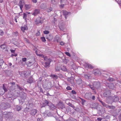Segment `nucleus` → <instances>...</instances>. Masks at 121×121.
<instances>
[{
  "label": "nucleus",
  "mask_w": 121,
  "mask_h": 121,
  "mask_svg": "<svg viewBox=\"0 0 121 121\" xmlns=\"http://www.w3.org/2000/svg\"><path fill=\"white\" fill-rule=\"evenodd\" d=\"M4 32L2 31H0V35H2L3 34Z\"/></svg>",
  "instance_id": "obj_39"
},
{
  "label": "nucleus",
  "mask_w": 121,
  "mask_h": 121,
  "mask_svg": "<svg viewBox=\"0 0 121 121\" xmlns=\"http://www.w3.org/2000/svg\"><path fill=\"white\" fill-rule=\"evenodd\" d=\"M100 101L102 103V104L103 103V101Z\"/></svg>",
  "instance_id": "obj_54"
},
{
  "label": "nucleus",
  "mask_w": 121,
  "mask_h": 121,
  "mask_svg": "<svg viewBox=\"0 0 121 121\" xmlns=\"http://www.w3.org/2000/svg\"><path fill=\"white\" fill-rule=\"evenodd\" d=\"M3 1V0H0V2L2 3Z\"/></svg>",
  "instance_id": "obj_52"
},
{
  "label": "nucleus",
  "mask_w": 121,
  "mask_h": 121,
  "mask_svg": "<svg viewBox=\"0 0 121 121\" xmlns=\"http://www.w3.org/2000/svg\"><path fill=\"white\" fill-rule=\"evenodd\" d=\"M39 12V9H36L35 10L34 13L32 14V15H35L38 14Z\"/></svg>",
  "instance_id": "obj_7"
},
{
  "label": "nucleus",
  "mask_w": 121,
  "mask_h": 121,
  "mask_svg": "<svg viewBox=\"0 0 121 121\" xmlns=\"http://www.w3.org/2000/svg\"><path fill=\"white\" fill-rule=\"evenodd\" d=\"M95 96L94 95H93L92 96V99L93 100H95Z\"/></svg>",
  "instance_id": "obj_44"
},
{
  "label": "nucleus",
  "mask_w": 121,
  "mask_h": 121,
  "mask_svg": "<svg viewBox=\"0 0 121 121\" xmlns=\"http://www.w3.org/2000/svg\"><path fill=\"white\" fill-rule=\"evenodd\" d=\"M60 44L61 45H63L64 44V42H60Z\"/></svg>",
  "instance_id": "obj_43"
},
{
  "label": "nucleus",
  "mask_w": 121,
  "mask_h": 121,
  "mask_svg": "<svg viewBox=\"0 0 121 121\" xmlns=\"http://www.w3.org/2000/svg\"><path fill=\"white\" fill-rule=\"evenodd\" d=\"M56 70L57 71H59L60 70V68L59 67H57L56 68Z\"/></svg>",
  "instance_id": "obj_35"
},
{
  "label": "nucleus",
  "mask_w": 121,
  "mask_h": 121,
  "mask_svg": "<svg viewBox=\"0 0 121 121\" xmlns=\"http://www.w3.org/2000/svg\"><path fill=\"white\" fill-rule=\"evenodd\" d=\"M66 89L68 90H71L72 89V88L70 86H68L67 87Z\"/></svg>",
  "instance_id": "obj_25"
},
{
  "label": "nucleus",
  "mask_w": 121,
  "mask_h": 121,
  "mask_svg": "<svg viewBox=\"0 0 121 121\" xmlns=\"http://www.w3.org/2000/svg\"><path fill=\"white\" fill-rule=\"evenodd\" d=\"M42 79H43V77H40L39 78V81H41L42 80Z\"/></svg>",
  "instance_id": "obj_40"
},
{
  "label": "nucleus",
  "mask_w": 121,
  "mask_h": 121,
  "mask_svg": "<svg viewBox=\"0 0 121 121\" xmlns=\"http://www.w3.org/2000/svg\"><path fill=\"white\" fill-rule=\"evenodd\" d=\"M110 88H111V89H113V88H111V87H110Z\"/></svg>",
  "instance_id": "obj_57"
},
{
  "label": "nucleus",
  "mask_w": 121,
  "mask_h": 121,
  "mask_svg": "<svg viewBox=\"0 0 121 121\" xmlns=\"http://www.w3.org/2000/svg\"><path fill=\"white\" fill-rule=\"evenodd\" d=\"M114 99L113 100L114 102H116L119 101V98L117 96H115L113 97Z\"/></svg>",
  "instance_id": "obj_8"
},
{
  "label": "nucleus",
  "mask_w": 121,
  "mask_h": 121,
  "mask_svg": "<svg viewBox=\"0 0 121 121\" xmlns=\"http://www.w3.org/2000/svg\"><path fill=\"white\" fill-rule=\"evenodd\" d=\"M44 101L45 103V105H48V104L49 103L48 101L47 100H45Z\"/></svg>",
  "instance_id": "obj_23"
},
{
  "label": "nucleus",
  "mask_w": 121,
  "mask_h": 121,
  "mask_svg": "<svg viewBox=\"0 0 121 121\" xmlns=\"http://www.w3.org/2000/svg\"><path fill=\"white\" fill-rule=\"evenodd\" d=\"M5 45L4 44L0 46V47L1 48L4 49L5 48Z\"/></svg>",
  "instance_id": "obj_22"
},
{
  "label": "nucleus",
  "mask_w": 121,
  "mask_h": 121,
  "mask_svg": "<svg viewBox=\"0 0 121 121\" xmlns=\"http://www.w3.org/2000/svg\"><path fill=\"white\" fill-rule=\"evenodd\" d=\"M12 87V86H11L10 87V88H11V87Z\"/></svg>",
  "instance_id": "obj_60"
},
{
  "label": "nucleus",
  "mask_w": 121,
  "mask_h": 121,
  "mask_svg": "<svg viewBox=\"0 0 121 121\" xmlns=\"http://www.w3.org/2000/svg\"><path fill=\"white\" fill-rule=\"evenodd\" d=\"M110 85L111 86H113V84H110Z\"/></svg>",
  "instance_id": "obj_56"
},
{
  "label": "nucleus",
  "mask_w": 121,
  "mask_h": 121,
  "mask_svg": "<svg viewBox=\"0 0 121 121\" xmlns=\"http://www.w3.org/2000/svg\"><path fill=\"white\" fill-rule=\"evenodd\" d=\"M16 108L18 111H19L21 110V107L18 106H16Z\"/></svg>",
  "instance_id": "obj_20"
},
{
  "label": "nucleus",
  "mask_w": 121,
  "mask_h": 121,
  "mask_svg": "<svg viewBox=\"0 0 121 121\" xmlns=\"http://www.w3.org/2000/svg\"><path fill=\"white\" fill-rule=\"evenodd\" d=\"M46 61L45 62L44 66L46 67H49L50 66V64L51 61V60L50 59H48L46 60H45Z\"/></svg>",
  "instance_id": "obj_2"
},
{
  "label": "nucleus",
  "mask_w": 121,
  "mask_h": 121,
  "mask_svg": "<svg viewBox=\"0 0 121 121\" xmlns=\"http://www.w3.org/2000/svg\"><path fill=\"white\" fill-rule=\"evenodd\" d=\"M10 51H11V52L12 53H14L15 52V50H13V49H11L10 50Z\"/></svg>",
  "instance_id": "obj_45"
},
{
  "label": "nucleus",
  "mask_w": 121,
  "mask_h": 121,
  "mask_svg": "<svg viewBox=\"0 0 121 121\" xmlns=\"http://www.w3.org/2000/svg\"><path fill=\"white\" fill-rule=\"evenodd\" d=\"M41 39L42 40V41L43 42H45L46 41L45 38L44 37H41Z\"/></svg>",
  "instance_id": "obj_19"
},
{
  "label": "nucleus",
  "mask_w": 121,
  "mask_h": 121,
  "mask_svg": "<svg viewBox=\"0 0 121 121\" xmlns=\"http://www.w3.org/2000/svg\"><path fill=\"white\" fill-rule=\"evenodd\" d=\"M15 19V22H17V18L15 17V19Z\"/></svg>",
  "instance_id": "obj_50"
},
{
  "label": "nucleus",
  "mask_w": 121,
  "mask_h": 121,
  "mask_svg": "<svg viewBox=\"0 0 121 121\" xmlns=\"http://www.w3.org/2000/svg\"><path fill=\"white\" fill-rule=\"evenodd\" d=\"M32 2L34 3H36L37 2V0H32Z\"/></svg>",
  "instance_id": "obj_42"
},
{
  "label": "nucleus",
  "mask_w": 121,
  "mask_h": 121,
  "mask_svg": "<svg viewBox=\"0 0 121 121\" xmlns=\"http://www.w3.org/2000/svg\"><path fill=\"white\" fill-rule=\"evenodd\" d=\"M21 29L23 32H24L25 30L28 29V28L26 27H22L21 28Z\"/></svg>",
  "instance_id": "obj_10"
},
{
  "label": "nucleus",
  "mask_w": 121,
  "mask_h": 121,
  "mask_svg": "<svg viewBox=\"0 0 121 121\" xmlns=\"http://www.w3.org/2000/svg\"><path fill=\"white\" fill-rule=\"evenodd\" d=\"M13 85H14L15 84V83L14 82H13L12 83H11Z\"/></svg>",
  "instance_id": "obj_49"
},
{
  "label": "nucleus",
  "mask_w": 121,
  "mask_h": 121,
  "mask_svg": "<svg viewBox=\"0 0 121 121\" xmlns=\"http://www.w3.org/2000/svg\"><path fill=\"white\" fill-rule=\"evenodd\" d=\"M102 104L104 106H106V104L105 103H104L103 102Z\"/></svg>",
  "instance_id": "obj_46"
},
{
  "label": "nucleus",
  "mask_w": 121,
  "mask_h": 121,
  "mask_svg": "<svg viewBox=\"0 0 121 121\" xmlns=\"http://www.w3.org/2000/svg\"><path fill=\"white\" fill-rule=\"evenodd\" d=\"M18 88L21 90H22V88L19 86H18Z\"/></svg>",
  "instance_id": "obj_47"
},
{
  "label": "nucleus",
  "mask_w": 121,
  "mask_h": 121,
  "mask_svg": "<svg viewBox=\"0 0 121 121\" xmlns=\"http://www.w3.org/2000/svg\"><path fill=\"white\" fill-rule=\"evenodd\" d=\"M94 84H98L99 85V86L100 85V83L99 82H95L94 83Z\"/></svg>",
  "instance_id": "obj_41"
},
{
  "label": "nucleus",
  "mask_w": 121,
  "mask_h": 121,
  "mask_svg": "<svg viewBox=\"0 0 121 121\" xmlns=\"http://www.w3.org/2000/svg\"><path fill=\"white\" fill-rule=\"evenodd\" d=\"M19 5L21 4H24V3L23 1L22 0H20V2H19Z\"/></svg>",
  "instance_id": "obj_29"
},
{
  "label": "nucleus",
  "mask_w": 121,
  "mask_h": 121,
  "mask_svg": "<svg viewBox=\"0 0 121 121\" xmlns=\"http://www.w3.org/2000/svg\"><path fill=\"white\" fill-rule=\"evenodd\" d=\"M12 65V64L11 63H9V65L10 66H11Z\"/></svg>",
  "instance_id": "obj_51"
},
{
  "label": "nucleus",
  "mask_w": 121,
  "mask_h": 121,
  "mask_svg": "<svg viewBox=\"0 0 121 121\" xmlns=\"http://www.w3.org/2000/svg\"><path fill=\"white\" fill-rule=\"evenodd\" d=\"M100 73V71L98 70H96L95 71V72H94V74L95 75H96L97 74H98Z\"/></svg>",
  "instance_id": "obj_14"
},
{
  "label": "nucleus",
  "mask_w": 121,
  "mask_h": 121,
  "mask_svg": "<svg viewBox=\"0 0 121 121\" xmlns=\"http://www.w3.org/2000/svg\"><path fill=\"white\" fill-rule=\"evenodd\" d=\"M40 35V32L38 31L36 34V36H38L39 35Z\"/></svg>",
  "instance_id": "obj_34"
},
{
  "label": "nucleus",
  "mask_w": 121,
  "mask_h": 121,
  "mask_svg": "<svg viewBox=\"0 0 121 121\" xmlns=\"http://www.w3.org/2000/svg\"><path fill=\"white\" fill-rule=\"evenodd\" d=\"M52 8H51L49 9H47V11L48 12H51L52 10Z\"/></svg>",
  "instance_id": "obj_24"
},
{
  "label": "nucleus",
  "mask_w": 121,
  "mask_h": 121,
  "mask_svg": "<svg viewBox=\"0 0 121 121\" xmlns=\"http://www.w3.org/2000/svg\"><path fill=\"white\" fill-rule=\"evenodd\" d=\"M55 39V40H56L57 42H59V39H60V37L58 36V35H56Z\"/></svg>",
  "instance_id": "obj_12"
},
{
  "label": "nucleus",
  "mask_w": 121,
  "mask_h": 121,
  "mask_svg": "<svg viewBox=\"0 0 121 121\" xmlns=\"http://www.w3.org/2000/svg\"><path fill=\"white\" fill-rule=\"evenodd\" d=\"M26 9V10H28L30 8L31 6L30 5H25Z\"/></svg>",
  "instance_id": "obj_11"
},
{
  "label": "nucleus",
  "mask_w": 121,
  "mask_h": 121,
  "mask_svg": "<svg viewBox=\"0 0 121 121\" xmlns=\"http://www.w3.org/2000/svg\"><path fill=\"white\" fill-rule=\"evenodd\" d=\"M108 80L109 81H112L114 80V79L112 78H109Z\"/></svg>",
  "instance_id": "obj_31"
},
{
  "label": "nucleus",
  "mask_w": 121,
  "mask_h": 121,
  "mask_svg": "<svg viewBox=\"0 0 121 121\" xmlns=\"http://www.w3.org/2000/svg\"><path fill=\"white\" fill-rule=\"evenodd\" d=\"M37 112V110L36 109H33L30 111V114L32 116L35 115Z\"/></svg>",
  "instance_id": "obj_3"
},
{
  "label": "nucleus",
  "mask_w": 121,
  "mask_h": 121,
  "mask_svg": "<svg viewBox=\"0 0 121 121\" xmlns=\"http://www.w3.org/2000/svg\"><path fill=\"white\" fill-rule=\"evenodd\" d=\"M67 104L69 106L73 108H75V107L74 106V105L72 104H71L70 103H68Z\"/></svg>",
  "instance_id": "obj_18"
},
{
  "label": "nucleus",
  "mask_w": 121,
  "mask_h": 121,
  "mask_svg": "<svg viewBox=\"0 0 121 121\" xmlns=\"http://www.w3.org/2000/svg\"><path fill=\"white\" fill-rule=\"evenodd\" d=\"M27 42H28V40H27Z\"/></svg>",
  "instance_id": "obj_59"
},
{
  "label": "nucleus",
  "mask_w": 121,
  "mask_h": 121,
  "mask_svg": "<svg viewBox=\"0 0 121 121\" xmlns=\"http://www.w3.org/2000/svg\"><path fill=\"white\" fill-rule=\"evenodd\" d=\"M72 92L73 94H76V92L75 91L73 90L72 91Z\"/></svg>",
  "instance_id": "obj_36"
},
{
  "label": "nucleus",
  "mask_w": 121,
  "mask_h": 121,
  "mask_svg": "<svg viewBox=\"0 0 121 121\" xmlns=\"http://www.w3.org/2000/svg\"><path fill=\"white\" fill-rule=\"evenodd\" d=\"M66 1V0H60V3H63L64 4Z\"/></svg>",
  "instance_id": "obj_30"
},
{
  "label": "nucleus",
  "mask_w": 121,
  "mask_h": 121,
  "mask_svg": "<svg viewBox=\"0 0 121 121\" xmlns=\"http://www.w3.org/2000/svg\"><path fill=\"white\" fill-rule=\"evenodd\" d=\"M26 13L28 14L30 13L29 12H26Z\"/></svg>",
  "instance_id": "obj_53"
},
{
  "label": "nucleus",
  "mask_w": 121,
  "mask_h": 121,
  "mask_svg": "<svg viewBox=\"0 0 121 121\" xmlns=\"http://www.w3.org/2000/svg\"><path fill=\"white\" fill-rule=\"evenodd\" d=\"M23 5L22 4L19 5L20 8L21 9H22L23 8Z\"/></svg>",
  "instance_id": "obj_37"
},
{
  "label": "nucleus",
  "mask_w": 121,
  "mask_h": 121,
  "mask_svg": "<svg viewBox=\"0 0 121 121\" xmlns=\"http://www.w3.org/2000/svg\"><path fill=\"white\" fill-rule=\"evenodd\" d=\"M22 61L23 62H25L26 61V58H23L22 59Z\"/></svg>",
  "instance_id": "obj_32"
},
{
  "label": "nucleus",
  "mask_w": 121,
  "mask_h": 121,
  "mask_svg": "<svg viewBox=\"0 0 121 121\" xmlns=\"http://www.w3.org/2000/svg\"><path fill=\"white\" fill-rule=\"evenodd\" d=\"M81 99L82 102V104L83 105L84 104V103L85 102V100L83 99H82L81 98Z\"/></svg>",
  "instance_id": "obj_33"
},
{
  "label": "nucleus",
  "mask_w": 121,
  "mask_h": 121,
  "mask_svg": "<svg viewBox=\"0 0 121 121\" xmlns=\"http://www.w3.org/2000/svg\"><path fill=\"white\" fill-rule=\"evenodd\" d=\"M52 38V36H51L50 35H48L46 37V39H47L49 40H51Z\"/></svg>",
  "instance_id": "obj_13"
},
{
  "label": "nucleus",
  "mask_w": 121,
  "mask_h": 121,
  "mask_svg": "<svg viewBox=\"0 0 121 121\" xmlns=\"http://www.w3.org/2000/svg\"><path fill=\"white\" fill-rule=\"evenodd\" d=\"M13 34L15 36H17L18 35V33L16 31L15 32H14Z\"/></svg>",
  "instance_id": "obj_27"
},
{
  "label": "nucleus",
  "mask_w": 121,
  "mask_h": 121,
  "mask_svg": "<svg viewBox=\"0 0 121 121\" xmlns=\"http://www.w3.org/2000/svg\"><path fill=\"white\" fill-rule=\"evenodd\" d=\"M89 86L91 89L92 90H94L95 88L96 87V86L94 85H93V86H91V85H90Z\"/></svg>",
  "instance_id": "obj_16"
},
{
  "label": "nucleus",
  "mask_w": 121,
  "mask_h": 121,
  "mask_svg": "<svg viewBox=\"0 0 121 121\" xmlns=\"http://www.w3.org/2000/svg\"><path fill=\"white\" fill-rule=\"evenodd\" d=\"M63 14L65 16V19H66L67 17L66 16L67 15L69 14V13L66 11H63Z\"/></svg>",
  "instance_id": "obj_9"
},
{
  "label": "nucleus",
  "mask_w": 121,
  "mask_h": 121,
  "mask_svg": "<svg viewBox=\"0 0 121 121\" xmlns=\"http://www.w3.org/2000/svg\"><path fill=\"white\" fill-rule=\"evenodd\" d=\"M59 0H52V3L53 4L56 3L58 2Z\"/></svg>",
  "instance_id": "obj_15"
},
{
  "label": "nucleus",
  "mask_w": 121,
  "mask_h": 121,
  "mask_svg": "<svg viewBox=\"0 0 121 121\" xmlns=\"http://www.w3.org/2000/svg\"><path fill=\"white\" fill-rule=\"evenodd\" d=\"M84 77L85 78L87 79H89V77L87 76V75H85L84 76Z\"/></svg>",
  "instance_id": "obj_38"
},
{
  "label": "nucleus",
  "mask_w": 121,
  "mask_h": 121,
  "mask_svg": "<svg viewBox=\"0 0 121 121\" xmlns=\"http://www.w3.org/2000/svg\"><path fill=\"white\" fill-rule=\"evenodd\" d=\"M61 69L64 71H67V69L65 66H62L61 67Z\"/></svg>",
  "instance_id": "obj_6"
},
{
  "label": "nucleus",
  "mask_w": 121,
  "mask_h": 121,
  "mask_svg": "<svg viewBox=\"0 0 121 121\" xmlns=\"http://www.w3.org/2000/svg\"><path fill=\"white\" fill-rule=\"evenodd\" d=\"M45 18L43 17H38L35 20V24L37 25L39 24H42Z\"/></svg>",
  "instance_id": "obj_1"
},
{
  "label": "nucleus",
  "mask_w": 121,
  "mask_h": 121,
  "mask_svg": "<svg viewBox=\"0 0 121 121\" xmlns=\"http://www.w3.org/2000/svg\"><path fill=\"white\" fill-rule=\"evenodd\" d=\"M53 76L54 77H55V78H57V76L56 75H53Z\"/></svg>",
  "instance_id": "obj_48"
},
{
  "label": "nucleus",
  "mask_w": 121,
  "mask_h": 121,
  "mask_svg": "<svg viewBox=\"0 0 121 121\" xmlns=\"http://www.w3.org/2000/svg\"><path fill=\"white\" fill-rule=\"evenodd\" d=\"M36 54L37 56L41 57L42 58H43L44 60H46L47 59V57L46 56H45L43 54H38L37 53V51L36 52Z\"/></svg>",
  "instance_id": "obj_5"
},
{
  "label": "nucleus",
  "mask_w": 121,
  "mask_h": 121,
  "mask_svg": "<svg viewBox=\"0 0 121 121\" xmlns=\"http://www.w3.org/2000/svg\"><path fill=\"white\" fill-rule=\"evenodd\" d=\"M63 4V6H64V4Z\"/></svg>",
  "instance_id": "obj_58"
},
{
  "label": "nucleus",
  "mask_w": 121,
  "mask_h": 121,
  "mask_svg": "<svg viewBox=\"0 0 121 121\" xmlns=\"http://www.w3.org/2000/svg\"><path fill=\"white\" fill-rule=\"evenodd\" d=\"M65 54L67 55V56H71V55L70 54V53L69 52H65Z\"/></svg>",
  "instance_id": "obj_28"
},
{
  "label": "nucleus",
  "mask_w": 121,
  "mask_h": 121,
  "mask_svg": "<svg viewBox=\"0 0 121 121\" xmlns=\"http://www.w3.org/2000/svg\"><path fill=\"white\" fill-rule=\"evenodd\" d=\"M13 56H17V55H13Z\"/></svg>",
  "instance_id": "obj_55"
},
{
  "label": "nucleus",
  "mask_w": 121,
  "mask_h": 121,
  "mask_svg": "<svg viewBox=\"0 0 121 121\" xmlns=\"http://www.w3.org/2000/svg\"><path fill=\"white\" fill-rule=\"evenodd\" d=\"M27 15L25 13H24L23 14V18L26 19V18Z\"/></svg>",
  "instance_id": "obj_21"
},
{
  "label": "nucleus",
  "mask_w": 121,
  "mask_h": 121,
  "mask_svg": "<svg viewBox=\"0 0 121 121\" xmlns=\"http://www.w3.org/2000/svg\"><path fill=\"white\" fill-rule=\"evenodd\" d=\"M86 67H87L88 68H90V69L92 68H93V66L92 65H91L90 64H87V65H86Z\"/></svg>",
  "instance_id": "obj_17"
},
{
  "label": "nucleus",
  "mask_w": 121,
  "mask_h": 121,
  "mask_svg": "<svg viewBox=\"0 0 121 121\" xmlns=\"http://www.w3.org/2000/svg\"><path fill=\"white\" fill-rule=\"evenodd\" d=\"M43 33L45 34H48L49 33V32L48 31L45 30L44 31Z\"/></svg>",
  "instance_id": "obj_26"
},
{
  "label": "nucleus",
  "mask_w": 121,
  "mask_h": 121,
  "mask_svg": "<svg viewBox=\"0 0 121 121\" xmlns=\"http://www.w3.org/2000/svg\"><path fill=\"white\" fill-rule=\"evenodd\" d=\"M3 89L4 90V91L2 92V93H0V95H2L5 92L7 91V89L6 88V87H5V86L4 84H3Z\"/></svg>",
  "instance_id": "obj_4"
}]
</instances>
